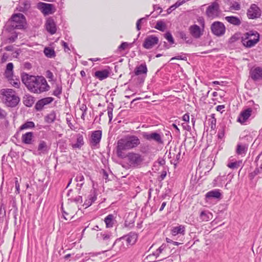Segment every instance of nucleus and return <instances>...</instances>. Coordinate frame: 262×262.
Returning a JSON list of instances; mask_svg holds the SVG:
<instances>
[{"instance_id":"nucleus-41","label":"nucleus","mask_w":262,"mask_h":262,"mask_svg":"<svg viewBox=\"0 0 262 262\" xmlns=\"http://www.w3.org/2000/svg\"><path fill=\"white\" fill-rule=\"evenodd\" d=\"M35 127V124L32 121H27L20 127V130L25 129L32 128Z\"/></svg>"},{"instance_id":"nucleus-11","label":"nucleus","mask_w":262,"mask_h":262,"mask_svg":"<svg viewBox=\"0 0 262 262\" xmlns=\"http://www.w3.org/2000/svg\"><path fill=\"white\" fill-rule=\"evenodd\" d=\"M200 24L203 27L202 29L196 25L190 26L189 28L190 34L196 39L199 38L203 34L204 21L203 19H200Z\"/></svg>"},{"instance_id":"nucleus-14","label":"nucleus","mask_w":262,"mask_h":262,"mask_svg":"<svg viewBox=\"0 0 262 262\" xmlns=\"http://www.w3.org/2000/svg\"><path fill=\"white\" fill-rule=\"evenodd\" d=\"M37 8L45 15L53 14L55 10L53 4H47L43 2L38 3L37 4Z\"/></svg>"},{"instance_id":"nucleus-9","label":"nucleus","mask_w":262,"mask_h":262,"mask_svg":"<svg viewBox=\"0 0 262 262\" xmlns=\"http://www.w3.org/2000/svg\"><path fill=\"white\" fill-rule=\"evenodd\" d=\"M249 76L255 82L262 81V68L260 67H253L249 71Z\"/></svg>"},{"instance_id":"nucleus-35","label":"nucleus","mask_w":262,"mask_h":262,"mask_svg":"<svg viewBox=\"0 0 262 262\" xmlns=\"http://www.w3.org/2000/svg\"><path fill=\"white\" fill-rule=\"evenodd\" d=\"M44 54L48 58H53L55 56V52L54 49L50 47H46L43 51Z\"/></svg>"},{"instance_id":"nucleus-27","label":"nucleus","mask_w":262,"mask_h":262,"mask_svg":"<svg viewBox=\"0 0 262 262\" xmlns=\"http://www.w3.org/2000/svg\"><path fill=\"white\" fill-rule=\"evenodd\" d=\"M104 221L106 224V227L109 228L113 227L116 220L113 214H109L105 217Z\"/></svg>"},{"instance_id":"nucleus-45","label":"nucleus","mask_w":262,"mask_h":262,"mask_svg":"<svg viewBox=\"0 0 262 262\" xmlns=\"http://www.w3.org/2000/svg\"><path fill=\"white\" fill-rule=\"evenodd\" d=\"M168 170V168L167 167H163V169H162V172L158 177V179L159 181H161L164 179L167 174V171Z\"/></svg>"},{"instance_id":"nucleus-55","label":"nucleus","mask_w":262,"mask_h":262,"mask_svg":"<svg viewBox=\"0 0 262 262\" xmlns=\"http://www.w3.org/2000/svg\"><path fill=\"white\" fill-rule=\"evenodd\" d=\"M47 148H32L30 150L32 151L35 155H40L41 152L47 151Z\"/></svg>"},{"instance_id":"nucleus-20","label":"nucleus","mask_w":262,"mask_h":262,"mask_svg":"<svg viewBox=\"0 0 262 262\" xmlns=\"http://www.w3.org/2000/svg\"><path fill=\"white\" fill-rule=\"evenodd\" d=\"M31 4L29 1H23L20 2L17 7V10L23 13H26L30 8Z\"/></svg>"},{"instance_id":"nucleus-17","label":"nucleus","mask_w":262,"mask_h":262,"mask_svg":"<svg viewBox=\"0 0 262 262\" xmlns=\"http://www.w3.org/2000/svg\"><path fill=\"white\" fill-rule=\"evenodd\" d=\"M54 100L52 97H46L39 100L35 105V108L37 111H40L42 110L44 106L48 105Z\"/></svg>"},{"instance_id":"nucleus-3","label":"nucleus","mask_w":262,"mask_h":262,"mask_svg":"<svg viewBox=\"0 0 262 262\" xmlns=\"http://www.w3.org/2000/svg\"><path fill=\"white\" fill-rule=\"evenodd\" d=\"M27 24L25 16L21 13L13 14L8 21L10 29H23Z\"/></svg>"},{"instance_id":"nucleus-18","label":"nucleus","mask_w":262,"mask_h":262,"mask_svg":"<svg viewBox=\"0 0 262 262\" xmlns=\"http://www.w3.org/2000/svg\"><path fill=\"white\" fill-rule=\"evenodd\" d=\"M252 111L251 108H247L242 111L238 117L237 121L244 124L251 116Z\"/></svg>"},{"instance_id":"nucleus-16","label":"nucleus","mask_w":262,"mask_h":262,"mask_svg":"<svg viewBox=\"0 0 262 262\" xmlns=\"http://www.w3.org/2000/svg\"><path fill=\"white\" fill-rule=\"evenodd\" d=\"M102 137V131L97 130L93 132L89 139L90 145L97 146L99 145Z\"/></svg>"},{"instance_id":"nucleus-24","label":"nucleus","mask_w":262,"mask_h":262,"mask_svg":"<svg viewBox=\"0 0 262 262\" xmlns=\"http://www.w3.org/2000/svg\"><path fill=\"white\" fill-rule=\"evenodd\" d=\"M46 29L51 34H54L56 32V25L53 19H48L46 23Z\"/></svg>"},{"instance_id":"nucleus-53","label":"nucleus","mask_w":262,"mask_h":262,"mask_svg":"<svg viewBox=\"0 0 262 262\" xmlns=\"http://www.w3.org/2000/svg\"><path fill=\"white\" fill-rule=\"evenodd\" d=\"M179 37L183 39V40H185L186 42L187 43H191L192 40L190 39H189L187 40V38H188L185 33L184 32L181 31L179 33Z\"/></svg>"},{"instance_id":"nucleus-26","label":"nucleus","mask_w":262,"mask_h":262,"mask_svg":"<svg viewBox=\"0 0 262 262\" xmlns=\"http://www.w3.org/2000/svg\"><path fill=\"white\" fill-rule=\"evenodd\" d=\"M147 71V69L145 63L141 64L139 66H137L135 69V74L139 76L142 74L146 75Z\"/></svg>"},{"instance_id":"nucleus-61","label":"nucleus","mask_w":262,"mask_h":262,"mask_svg":"<svg viewBox=\"0 0 262 262\" xmlns=\"http://www.w3.org/2000/svg\"><path fill=\"white\" fill-rule=\"evenodd\" d=\"M211 124H210V128L211 129L214 130L216 126V119L214 117H212L210 121Z\"/></svg>"},{"instance_id":"nucleus-40","label":"nucleus","mask_w":262,"mask_h":262,"mask_svg":"<svg viewBox=\"0 0 262 262\" xmlns=\"http://www.w3.org/2000/svg\"><path fill=\"white\" fill-rule=\"evenodd\" d=\"M211 215V214L207 211H202L200 213V217L203 221H208Z\"/></svg>"},{"instance_id":"nucleus-38","label":"nucleus","mask_w":262,"mask_h":262,"mask_svg":"<svg viewBox=\"0 0 262 262\" xmlns=\"http://www.w3.org/2000/svg\"><path fill=\"white\" fill-rule=\"evenodd\" d=\"M242 164V161L241 160H235L234 162L228 163L227 166L232 169H235L239 167Z\"/></svg>"},{"instance_id":"nucleus-28","label":"nucleus","mask_w":262,"mask_h":262,"mask_svg":"<svg viewBox=\"0 0 262 262\" xmlns=\"http://www.w3.org/2000/svg\"><path fill=\"white\" fill-rule=\"evenodd\" d=\"M185 231L184 226L183 225H180L179 226L173 227L171 230V234L172 236H176L179 234L184 235Z\"/></svg>"},{"instance_id":"nucleus-54","label":"nucleus","mask_w":262,"mask_h":262,"mask_svg":"<svg viewBox=\"0 0 262 262\" xmlns=\"http://www.w3.org/2000/svg\"><path fill=\"white\" fill-rule=\"evenodd\" d=\"M240 38V36L239 34H235L232 35L229 40V42L230 43H232L238 40Z\"/></svg>"},{"instance_id":"nucleus-48","label":"nucleus","mask_w":262,"mask_h":262,"mask_svg":"<svg viewBox=\"0 0 262 262\" xmlns=\"http://www.w3.org/2000/svg\"><path fill=\"white\" fill-rule=\"evenodd\" d=\"M62 93V86L59 84H57L55 90L53 91V95L59 97Z\"/></svg>"},{"instance_id":"nucleus-46","label":"nucleus","mask_w":262,"mask_h":262,"mask_svg":"<svg viewBox=\"0 0 262 262\" xmlns=\"http://www.w3.org/2000/svg\"><path fill=\"white\" fill-rule=\"evenodd\" d=\"M84 144L83 137L81 134H78L77 137L76 143L75 145L77 147H80Z\"/></svg>"},{"instance_id":"nucleus-57","label":"nucleus","mask_w":262,"mask_h":262,"mask_svg":"<svg viewBox=\"0 0 262 262\" xmlns=\"http://www.w3.org/2000/svg\"><path fill=\"white\" fill-rule=\"evenodd\" d=\"M17 36L18 35L16 33L12 34L11 36H10L7 38L8 42L11 43L14 42L15 40L17 38Z\"/></svg>"},{"instance_id":"nucleus-56","label":"nucleus","mask_w":262,"mask_h":262,"mask_svg":"<svg viewBox=\"0 0 262 262\" xmlns=\"http://www.w3.org/2000/svg\"><path fill=\"white\" fill-rule=\"evenodd\" d=\"M71 202H75L77 204L81 203L82 202V198L80 195H78L75 198H70L69 199Z\"/></svg>"},{"instance_id":"nucleus-6","label":"nucleus","mask_w":262,"mask_h":262,"mask_svg":"<svg viewBox=\"0 0 262 262\" xmlns=\"http://www.w3.org/2000/svg\"><path fill=\"white\" fill-rule=\"evenodd\" d=\"M172 139V136L169 131H166L165 135H161L156 132L148 134V141H154L159 145H164L165 143H170Z\"/></svg>"},{"instance_id":"nucleus-50","label":"nucleus","mask_w":262,"mask_h":262,"mask_svg":"<svg viewBox=\"0 0 262 262\" xmlns=\"http://www.w3.org/2000/svg\"><path fill=\"white\" fill-rule=\"evenodd\" d=\"M10 81V83L15 88H18L19 87V85L20 82L19 80L17 78L14 79L13 78L9 80Z\"/></svg>"},{"instance_id":"nucleus-37","label":"nucleus","mask_w":262,"mask_h":262,"mask_svg":"<svg viewBox=\"0 0 262 262\" xmlns=\"http://www.w3.org/2000/svg\"><path fill=\"white\" fill-rule=\"evenodd\" d=\"M88 204H86L85 205V207L88 208L90 206H91L93 203H94L97 199V195L95 191H94L92 193H91L88 196Z\"/></svg>"},{"instance_id":"nucleus-21","label":"nucleus","mask_w":262,"mask_h":262,"mask_svg":"<svg viewBox=\"0 0 262 262\" xmlns=\"http://www.w3.org/2000/svg\"><path fill=\"white\" fill-rule=\"evenodd\" d=\"M165 164V160L162 158H159L157 161L154 162L152 167V170L156 172L157 171L159 170L160 168L163 169V167H166Z\"/></svg>"},{"instance_id":"nucleus-43","label":"nucleus","mask_w":262,"mask_h":262,"mask_svg":"<svg viewBox=\"0 0 262 262\" xmlns=\"http://www.w3.org/2000/svg\"><path fill=\"white\" fill-rule=\"evenodd\" d=\"M155 28L163 32L166 29V25L164 22L162 21H158Z\"/></svg>"},{"instance_id":"nucleus-58","label":"nucleus","mask_w":262,"mask_h":262,"mask_svg":"<svg viewBox=\"0 0 262 262\" xmlns=\"http://www.w3.org/2000/svg\"><path fill=\"white\" fill-rule=\"evenodd\" d=\"M100 173L102 174L103 179H105V182H106L108 180V174L107 171L104 169H101Z\"/></svg>"},{"instance_id":"nucleus-49","label":"nucleus","mask_w":262,"mask_h":262,"mask_svg":"<svg viewBox=\"0 0 262 262\" xmlns=\"http://www.w3.org/2000/svg\"><path fill=\"white\" fill-rule=\"evenodd\" d=\"M164 36L170 43V44L174 43V39L170 32H167L165 34H164Z\"/></svg>"},{"instance_id":"nucleus-60","label":"nucleus","mask_w":262,"mask_h":262,"mask_svg":"<svg viewBox=\"0 0 262 262\" xmlns=\"http://www.w3.org/2000/svg\"><path fill=\"white\" fill-rule=\"evenodd\" d=\"M5 75L7 78L8 79V80L13 78V71L11 72L8 71H5Z\"/></svg>"},{"instance_id":"nucleus-10","label":"nucleus","mask_w":262,"mask_h":262,"mask_svg":"<svg viewBox=\"0 0 262 262\" xmlns=\"http://www.w3.org/2000/svg\"><path fill=\"white\" fill-rule=\"evenodd\" d=\"M138 238L137 234L135 232H130L127 235L123 236L119 238H117L113 243V247L115 245L121 242V240H125L127 245H133L137 241Z\"/></svg>"},{"instance_id":"nucleus-32","label":"nucleus","mask_w":262,"mask_h":262,"mask_svg":"<svg viewBox=\"0 0 262 262\" xmlns=\"http://www.w3.org/2000/svg\"><path fill=\"white\" fill-rule=\"evenodd\" d=\"M127 148H117L116 154L117 156L122 159H127L129 152H127Z\"/></svg>"},{"instance_id":"nucleus-1","label":"nucleus","mask_w":262,"mask_h":262,"mask_svg":"<svg viewBox=\"0 0 262 262\" xmlns=\"http://www.w3.org/2000/svg\"><path fill=\"white\" fill-rule=\"evenodd\" d=\"M21 80L29 91L41 94L48 91L50 86L43 76L30 75L26 73L21 75Z\"/></svg>"},{"instance_id":"nucleus-47","label":"nucleus","mask_w":262,"mask_h":262,"mask_svg":"<svg viewBox=\"0 0 262 262\" xmlns=\"http://www.w3.org/2000/svg\"><path fill=\"white\" fill-rule=\"evenodd\" d=\"M132 43H129L127 42H123L118 47V50L119 51H122L123 50H125L126 49H127L129 46H132Z\"/></svg>"},{"instance_id":"nucleus-4","label":"nucleus","mask_w":262,"mask_h":262,"mask_svg":"<svg viewBox=\"0 0 262 262\" xmlns=\"http://www.w3.org/2000/svg\"><path fill=\"white\" fill-rule=\"evenodd\" d=\"M2 94L4 96L3 100L5 104L9 107L16 106L20 101L19 98L15 95V91L12 89H3Z\"/></svg>"},{"instance_id":"nucleus-42","label":"nucleus","mask_w":262,"mask_h":262,"mask_svg":"<svg viewBox=\"0 0 262 262\" xmlns=\"http://www.w3.org/2000/svg\"><path fill=\"white\" fill-rule=\"evenodd\" d=\"M147 127V125L145 123L142 124V125H140L138 128L139 129L138 131L140 132L144 137L146 139H147V134L145 132V129Z\"/></svg>"},{"instance_id":"nucleus-22","label":"nucleus","mask_w":262,"mask_h":262,"mask_svg":"<svg viewBox=\"0 0 262 262\" xmlns=\"http://www.w3.org/2000/svg\"><path fill=\"white\" fill-rule=\"evenodd\" d=\"M169 154L171 155V153L173 155V158H175V160L173 163L171 162V163H173L174 166H176L177 163L180 160L181 158V148H170L169 150Z\"/></svg>"},{"instance_id":"nucleus-36","label":"nucleus","mask_w":262,"mask_h":262,"mask_svg":"<svg viewBox=\"0 0 262 262\" xmlns=\"http://www.w3.org/2000/svg\"><path fill=\"white\" fill-rule=\"evenodd\" d=\"M158 41L159 39L157 37L153 35L148 36V49L151 48L153 46L157 44Z\"/></svg>"},{"instance_id":"nucleus-62","label":"nucleus","mask_w":262,"mask_h":262,"mask_svg":"<svg viewBox=\"0 0 262 262\" xmlns=\"http://www.w3.org/2000/svg\"><path fill=\"white\" fill-rule=\"evenodd\" d=\"M13 64L12 62H9L7 64L6 71H13Z\"/></svg>"},{"instance_id":"nucleus-25","label":"nucleus","mask_w":262,"mask_h":262,"mask_svg":"<svg viewBox=\"0 0 262 262\" xmlns=\"http://www.w3.org/2000/svg\"><path fill=\"white\" fill-rule=\"evenodd\" d=\"M135 217L136 215L133 212L129 213L125 219L124 223L125 226L129 228L133 227L134 225Z\"/></svg>"},{"instance_id":"nucleus-29","label":"nucleus","mask_w":262,"mask_h":262,"mask_svg":"<svg viewBox=\"0 0 262 262\" xmlns=\"http://www.w3.org/2000/svg\"><path fill=\"white\" fill-rule=\"evenodd\" d=\"M258 176V178H261L262 177V164L258 167H256L255 170L250 172L249 177L250 180H252L254 177Z\"/></svg>"},{"instance_id":"nucleus-34","label":"nucleus","mask_w":262,"mask_h":262,"mask_svg":"<svg viewBox=\"0 0 262 262\" xmlns=\"http://www.w3.org/2000/svg\"><path fill=\"white\" fill-rule=\"evenodd\" d=\"M102 239L108 245L111 239V237L112 236V234L110 232H104L100 233V234Z\"/></svg>"},{"instance_id":"nucleus-30","label":"nucleus","mask_w":262,"mask_h":262,"mask_svg":"<svg viewBox=\"0 0 262 262\" xmlns=\"http://www.w3.org/2000/svg\"><path fill=\"white\" fill-rule=\"evenodd\" d=\"M34 102V97L30 95H26L23 98L24 104L27 107L32 106Z\"/></svg>"},{"instance_id":"nucleus-23","label":"nucleus","mask_w":262,"mask_h":262,"mask_svg":"<svg viewBox=\"0 0 262 262\" xmlns=\"http://www.w3.org/2000/svg\"><path fill=\"white\" fill-rule=\"evenodd\" d=\"M110 70L107 69H104L95 72V76L100 80H102L107 78L110 75Z\"/></svg>"},{"instance_id":"nucleus-33","label":"nucleus","mask_w":262,"mask_h":262,"mask_svg":"<svg viewBox=\"0 0 262 262\" xmlns=\"http://www.w3.org/2000/svg\"><path fill=\"white\" fill-rule=\"evenodd\" d=\"M33 133L32 132H28L22 136V140L26 144H31L32 140Z\"/></svg>"},{"instance_id":"nucleus-8","label":"nucleus","mask_w":262,"mask_h":262,"mask_svg":"<svg viewBox=\"0 0 262 262\" xmlns=\"http://www.w3.org/2000/svg\"><path fill=\"white\" fill-rule=\"evenodd\" d=\"M143 159L138 154L130 152L127 159V164L132 167H137L142 162Z\"/></svg>"},{"instance_id":"nucleus-39","label":"nucleus","mask_w":262,"mask_h":262,"mask_svg":"<svg viewBox=\"0 0 262 262\" xmlns=\"http://www.w3.org/2000/svg\"><path fill=\"white\" fill-rule=\"evenodd\" d=\"M55 119V113L54 112H52L45 117V121L48 123H51L53 122Z\"/></svg>"},{"instance_id":"nucleus-5","label":"nucleus","mask_w":262,"mask_h":262,"mask_svg":"<svg viewBox=\"0 0 262 262\" xmlns=\"http://www.w3.org/2000/svg\"><path fill=\"white\" fill-rule=\"evenodd\" d=\"M259 40V35L256 31H250L245 33L242 37V42L247 48L255 46Z\"/></svg>"},{"instance_id":"nucleus-31","label":"nucleus","mask_w":262,"mask_h":262,"mask_svg":"<svg viewBox=\"0 0 262 262\" xmlns=\"http://www.w3.org/2000/svg\"><path fill=\"white\" fill-rule=\"evenodd\" d=\"M225 19L230 24L235 26H239L241 24V19L236 16H228L225 17Z\"/></svg>"},{"instance_id":"nucleus-2","label":"nucleus","mask_w":262,"mask_h":262,"mask_svg":"<svg viewBox=\"0 0 262 262\" xmlns=\"http://www.w3.org/2000/svg\"><path fill=\"white\" fill-rule=\"evenodd\" d=\"M208 148H204L200 156V161L199 164L200 168H205L206 172H209L214 165V160L215 156L217 153L214 149L207 150Z\"/></svg>"},{"instance_id":"nucleus-7","label":"nucleus","mask_w":262,"mask_h":262,"mask_svg":"<svg viewBox=\"0 0 262 262\" xmlns=\"http://www.w3.org/2000/svg\"><path fill=\"white\" fill-rule=\"evenodd\" d=\"M140 144V140L135 136H128L118 140L117 147H136Z\"/></svg>"},{"instance_id":"nucleus-64","label":"nucleus","mask_w":262,"mask_h":262,"mask_svg":"<svg viewBox=\"0 0 262 262\" xmlns=\"http://www.w3.org/2000/svg\"><path fill=\"white\" fill-rule=\"evenodd\" d=\"M46 73L47 77L49 79H50L51 80H52L54 77L53 73L49 70L47 71Z\"/></svg>"},{"instance_id":"nucleus-12","label":"nucleus","mask_w":262,"mask_h":262,"mask_svg":"<svg viewBox=\"0 0 262 262\" xmlns=\"http://www.w3.org/2000/svg\"><path fill=\"white\" fill-rule=\"evenodd\" d=\"M211 30L215 35L221 36L225 34L226 28L223 23L215 21L211 26Z\"/></svg>"},{"instance_id":"nucleus-19","label":"nucleus","mask_w":262,"mask_h":262,"mask_svg":"<svg viewBox=\"0 0 262 262\" xmlns=\"http://www.w3.org/2000/svg\"><path fill=\"white\" fill-rule=\"evenodd\" d=\"M205 196L208 199H221L222 198V194L220 190L217 189H213L208 191L205 195Z\"/></svg>"},{"instance_id":"nucleus-52","label":"nucleus","mask_w":262,"mask_h":262,"mask_svg":"<svg viewBox=\"0 0 262 262\" xmlns=\"http://www.w3.org/2000/svg\"><path fill=\"white\" fill-rule=\"evenodd\" d=\"M247 148H236V154L238 156L244 157L247 153Z\"/></svg>"},{"instance_id":"nucleus-51","label":"nucleus","mask_w":262,"mask_h":262,"mask_svg":"<svg viewBox=\"0 0 262 262\" xmlns=\"http://www.w3.org/2000/svg\"><path fill=\"white\" fill-rule=\"evenodd\" d=\"M8 155H9V156L11 157V158H17V157H19V152L18 151H17V148H15V149L11 148Z\"/></svg>"},{"instance_id":"nucleus-44","label":"nucleus","mask_w":262,"mask_h":262,"mask_svg":"<svg viewBox=\"0 0 262 262\" xmlns=\"http://www.w3.org/2000/svg\"><path fill=\"white\" fill-rule=\"evenodd\" d=\"M114 105L112 103H110L107 106V114L109 118V122H111L113 119V111Z\"/></svg>"},{"instance_id":"nucleus-15","label":"nucleus","mask_w":262,"mask_h":262,"mask_svg":"<svg viewBox=\"0 0 262 262\" xmlns=\"http://www.w3.org/2000/svg\"><path fill=\"white\" fill-rule=\"evenodd\" d=\"M248 17L250 19H256L261 15V11L259 8L255 4H252L247 11Z\"/></svg>"},{"instance_id":"nucleus-13","label":"nucleus","mask_w":262,"mask_h":262,"mask_svg":"<svg viewBox=\"0 0 262 262\" xmlns=\"http://www.w3.org/2000/svg\"><path fill=\"white\" fill-rule=\"evenodd\" d=\"M220 6L216 2H214L209 5L206 11V14L208 17L214 18L219 16Z\"/></svg>"},{"instance_id":"nucleus-59","label":"nucleus","mask_w":262,"mask_h":262,"mask_svg":"<svg viewBox=\"0 0 262 262\" xmlns=\"http://www.w3.org/2000/svg\"><path fill=\"white\" fill-rule=\"evenodd\" d=\"M15 193L19 194L20 193L19 183L18 181L17 178H15Z\"/></svg>"},{"instance_id":"nucleus-63","label":"nucleus","mask_w":262,"mask_h":262,"mask_svg":"<svg viewBox=\"0 0 262 262\" xmlns=\"http://www.w3.org/2000/svg\"><path fill=\"white\" fill-rule=\"evenodd\" d=\"M6 112L0 107V118H4L6 116Z\"/></svg>"}]
</instances>
